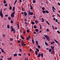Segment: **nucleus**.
Listing matches in <instances>:
<instances>
[{
  "mask_svg": "<svg viewBox=\"0 0 60 60\" xmlns=\"http://www.w3.org/2000/svg\"><path fill=\"white\" fill-rule=\"evenodd\" d=\"M6 3V1H4V4H5Z\"/></svg>",
  "mask_w": 60,
  "mask_h": 60,
  "instance_id": "nucleus-53",
  "label": "nucleus"
},
{
  "mask_svg": "<svg viewBox=\"0 0 60 60\" xmlns=\"http://www.w3.org/2000/svg\"><path fill=\"white\" fill-rule=\"evenodd\" d=\"M13 29V27L12 26H11L10 27V29Z\"/></svg>",
  "mask_w": 60,
  "mask_h": 60,
  "instance_id": "nucleus-50",
  "label": "nucleus"
},
{
  "mask_svg": "<svg viewBox=\"0 0 60 60\" xmlns=\"http://www.w3.org/2000/svg\"><path fill=\"white\" fill-rule=\"evenodd\" d=\"M10 41H13V38H11L10 39Z\"/></svg>",
  "mask_w": 60,
  "mask_h": 60,
  "instance_id": "nucleus-12",
  "label": "nucleus"
},
{
  "mask_svg": "<svg viewBox=\"0 0 60 60\" xmlns=\"http://www.w3.org/2000/svg\"><path fill=\"white\" fill-rule=\"evenodd\" d=\"M17 56V54H16L15 53L14 54V56Z\"/></svg>",
  "mask_w": 60,
  "mask_h": 60,
  "instance_id": "nucleus-24",
  "label": "nucleus"
},
{
  "mask_svg": "<svg viewBox=\"0 0 60 60\" xmlns=\"http://www.w3.org/2000/svg\"><path fill=\"white\" fill-rule=\"evenodd\" d=\"M33 18L34 19H35L36 18V17H35V16H33Z\"/></svg>",
  "mask_w": 60,
  "mask_h": 60,
  "instance_id": "nucleus-61",
  "label": "nucleus"
},
{
  "mask_svg": "<svg viewBox=\"0 0 60 60\" xmlns=\"http://www.w3.org/2000/svg\"><path fill=\"white\" fill-rule=\"evenodd\" d=\"M10 7H9V10H11V9H12V8L11 7V6L10 5H9Z\"/></svg>",
  "mask_w": 60,
  "mask_h": 60,
  "instance_id": "nucleus-14",
  "label": "nucleus"
},
{
  "mask_svg": "<svg viewBox=\"0 0 60 60\" xmlns=\"http://www.w3.org/2000/svg\"><path fill=\"white\" fill-rule=\"evenodd\" d=\"M35 53L36 55H38V52L37 51H35Z\"/></svg>",
  "mask_w": 60,
  "mask_h": 60,
  "instance_id": "nucleus-11",
  "label": "nucleus"
},
{
  "mask_svg": "<svg viewBox=\"0 0 60 60\" xmlns=\"http://www.w3.org/2000/svg\"><path fill=\"white\" fill-rule=\"evenodd\" d=\"M33 12H31V11H30V10H29V14L30 15H33Z\"/></svg>",
  "mask_w": 60,
  "mask_h": 60,
  "instance_id": "nucleus-4",
  "label": "nucleus"
},
{
  "mask_svg": "<svg viewBox=\"0 0 60 60\" xmlns=\"http://www.w3.org/2000/svg\"><path fill=\"white\" fill-rule=\"evenodd\" d=\"M41 56L42 57H43V53H42L41 54Z\"/></svg>",
  "mask_w": 60,
  "mask_h": 60,
  "instance_id": "nucleus-26",
  "label": "nucleus"
},
{
  "mask_svg": "<svg viewBox=\"0 0 60 60\" xmlns=\"http://www.w3.org/2000/svg\"><path fill=\"white\" fill-rule=\"evenodd\" d=\"M10 23H11L12 24V23H13V21L12 20H11V22H10Z\"/></svg>",
  "mask_w": 60,
  "mask_h": 60,
  "instance_id": "nucleus-38",
  "label": "nucleus"
},
{
  "mask_svg": "<svg viewBox=\"0 0 60 60\" xmlns=\"http://www.w3.org/2000/svg\"><path fill=\"white\" fill-rule=\"evenodd\" d=\"M41 56V54L39 53L38 54V55L37 56V57H39Z\"/></svg>",
  "mask_w": 60,
  "mask_h": 60,
  "instance_id": "nucleus-7",
  "label": "nucleus"
},
{
  "mask_svg": "<svg viewBox=\"0 0 60 60\" xmlns=\"http://www.w3.org/2000/svg\"><path fill=\"white\" fill-rule=\"evenodd\" d=\"M54 53H55V51H53L52 52H51V54H53Z\"/></svg>",
  "mask_w": 60,
  "mask_h": 60,
  "instance_id": "nucleus-19",
  "label": "nucleus"
},
{
  "mask_svg": "<svg viewBox=\"0 0 60 60\" xmlns=\"http://www.w3.org/2000/svg\"><path fill=\"white\" fill-rule=\"evenodd\" d=\"M45 45H46V46H48V43H47V42H45Z\"/></svg>",
  "mask_w": 60,
  "mask_h": 60,
  "instance_id": "nucleus-23",
  "label": "nucleus"
},
{
  "mask_svg": "<svg viewBox=\"0 0 60 60\" xmlns=\"http://www.w3.org/2000/svg\"><path fill=\"white\" fill-rule=\"evenodd\" d=\"M14 29H11V32H13V30Z\"/></svg>",
  "mask_w": 60,
  "mask_h": 60,
  "instance_id": "nucleus-52",
  "label": "nucleus"
},
{
  "mask_svg": "<svg viewBox=\"0 0 60 60\" xmlns=\"http://www.w3.org/2000/svg\"><path fill=\"white\" fill-rule=\"evenodd\" d=\"M35 31L36 32H38L39 31V30H38V29H36L35 30Z\"/></svg>",
  "mask_w": 60,
  "mask_h": 60,
  "instance_id": "nucleus-20",
  "label": "nucleus"
},
{
  "mask_svg": "<svg viewBox=\"0 0 60 60\" xmlns=\"http://www.w3.org/2000/svg\"><path fill=\"white\" fill-rule=\"evenodd\" d=\"M18 55L19 56H21V53H19L18 54Z\"/></svg>",
  "mask_w": 60,
  "mask_h": 60,
  "instance_id": "nucleus-42",
  "label": "nucleus"
},
{
  "mask_svg": "<svg viewBox=\"0 0 60 60\" xmlns=\"http://www.w3.org/2000/svg\"><path fill=\"white\" fill-rule=\"evenodd\" d=\"M7 28L8 29H9L10 28V25H9L8 24L7 25Z\"/></svg>",
  "mask_w": 60,
  "mask_h": 60,
  "instance_id": "nucleus-10",
  "label": "nucleus"
},
{
  "mask_svg": "<svg viewBox=\"0 0 60 60\" xmlns=\"http://www.w3.org/2000/svg\"><path fill=\"white\" fill-rule=\"evenodd\" d=\"M35 22L36 23H38L39 22V21H37V20H35Z\"/></svg>",
  "mask_w": 60,
  "mask_h": 60,
  "instance_id": "nucleus-22",
  "label": "nucleus"
},
{
  "mask_svg": "<svg viewBox=\"0 0 60 60\" xmlns=\"http://www.w3.org/2000/svg\"><path fill=\"white\" fill-rule=\"evenodd\" d=\"M11 57H10V58L8 59V60H11Z\"/></svg>",
  "mask_w": 60,
  "mask_h": 60,
  "instance_id": "nucleus-55",
  "label": "nucleus"
},
{
  "mask_svg": "<svg viewBox=\"0 0 60 60\" xmlns=\"http://www.w3.org/2000/svg\"><path fill=\"white\" fill-rule=\"evenodd\" d=\"M20 41L19 40L18 41V43H20Z\"/></svg>",
  "mask_w": 60,
  "mask_h": 60,
  "instance_id": "nucleus-43",
  "label": "nucleus"
},
{
  "mask_svg": "<svg viewBox=\"0 0 60 60\" xmlns=\"http://www.w3.org/2000/svg\"><path fill=\"white\" fill-rule=\"evenodd\" d=\"M48 10H46L45 11V12L46 13H49V12L48 11Z\"/></svg>",
  "mask_w": 60,
  "mask_h": 60,
  "instance_id": "nucleus-21",
  "label": "nucleus"
},
{
  "mask_svg": "<svg viewBox=\"0 0 60 60\" xmlns=\"http://www.w3.org/2000/svg\"><path fill=\"white\" fill-rule=\"evenodd\" d=\"M32 42L33 43V44H34V39H32Z\"/></svg>",
  "mask_w": 60,
  "mask_h": 60,
  "instance_id": "nucleus-27",
  "label": "nucleus"
},
{
  "mask_svg": "<svg viewBox=\"0 0 60 60\" xmlns=\"http://www.w3.org/2000/svg\"><path fill=\"white\" fill-rule=\"evenodd\" d=\"M21 13L22 14H23L24 12H21Z\"/></svg>",
  "mask_w": 60,
  "mask_h": 60,
  "instance_id": "nucleus-64",
  "label": "nucleus"
},
{
  "mask_svg": "<svg viewBox=\"0 0 60 60\" xmlns=\"http://www.w3.org/2000/svg\"><path fill=\"white\" fill-rule=\"evenodd\" d=\"M13 8V9L12 10V11H15V7L14 6Z\"/></svg>",
  "mask_w": 60,
  "mask_h": 60,
  "instance_id": "nucleus-16",
  "label": "nucleus"
},
{
  "mask_svg": "<svg viewBox=\"0 0 60 60\" xmlns=\"http://www.w3.org/2000/svg\"><path fill=\"white\" fill-rule=\"evenodd\" d=\"M36 43L37 45H38V41H36Z\"/></svg>",
  "mask_w": 60,
  "mask_h": 60,
  "instance_id": "nucleus-32",
  "label": "nucleus"
},
{
  "mask_svg": "<svg viewBox=\"0 0 60 60\" xmlns=\"http://www.w3.org/2000/svg\"><path fill=\"white\" fill-rule=\"evenodd\" d=\"M23 46H26V44H22V46H23Z\"/></svg>",
  "mask_w": 60,
  "mask_h": 60,
  "instance_id": "nucleus-44",
  "label": "nucleus"
},
{
  "mask_svg": "<svg viewBox=\"0 0 60 60\" xmlns=\"http://www.w3.org/2000/svg\"><path fill=\"white\" fill-rule=\"evenodd\" d=\"M33 3H34V4L35 3V0H33Z\"/></svg>",
  "mask_w": 60,
  "mask_h": 60,
  "instance_id": "nucleus-31",
  "label": "nucleus"
},
{
  "mask_svg": "<svg viewBox=\"0 0 60 60\" xmlns=\"http://www.w3.org/2000/svg\"><path fill=\"white\" fill-rule=\"evenodd\" d=\"M5 6L7 7V3H6L5 5Z\"/></svg>",
  "mask_w": 60,
  "mask_h": 60,
  "instance_id": "nucleus-46",
  "label": "nucleus"
},
{
  "mask_svg": "<svg viewBox=\"0 0 60 60\" xmlns=\"http://www.w3.org/2000/svg\"><path fill=\"white\" fill-rule=\"evenodd\" d=\"M57 43V44L58 45H59V46H60V43H59L58 42V43Z\"/></svg>",
  "mask_w": 60,
  "mask_h": 60,
  "instance_id": "nucleus-56",
  "label": "nucleus"
},
{
  "mask_svg": "<svg viewBox=\"0 0 60 60\" xmlns=\"http://www.w3.org/2000/svg\"><path fill=\"white\" fill-rule=\"evenodd\" d=\"M42 11L43 12V13H44V14H45L46 13V11H45L42 10Z\"/></svg>",
  "mask_w": 60,
  "mask_h": 60,
  "instance_id": "nucleus-9",
  "label": "nucleus"
},
{
  "mask_svg": "<svg viewBox=\"0 0 60 60\" xmlns=\"http://www.w3.org/2000/svg\"><path fill=\"white\" fill-rule=\"evenodd\" d=\"M57 32L58 34H60V32L59 31V30H57Z\"/></svg>",
  "mask_w": 60,
  "mask_h": 60,
  "instance_id": "nucleus-40",
  "label": "nucleus"
},
{
  "mask_svg": "<svg viewBox=\"0 0 60 60\" xmlns=\"http://www.w3.org/2000/svg\"><path fill=\"white\" fill-rule=\"evenodd\" d=\"M26 20H26V19H25V22H26Z\"/></svg>",
  "mask_w": 60,
  "mask_h": 60,
  "instance_id": "nucleus-63",
  "label": "nucleus"
},
{
  "mask_svg": "<svg viewBox=\"0 0 60 60\" xmlns=\"http://www.w3.org/2000/svg\"><path fill=\"white\" fill-rule=\"evenodd\" d=\"M15 13V12L14 11V12H12L11 15V16L12 18H14V14Z\"/></svg>",
  "mask_w": 60,
  "mask_h": 60,
  "instance_id": "nucleus-2",
  "label": "nucleus"
},
{
  "mask_svg": "<svg viewBox=\"0 0 60 60\" xmlns=\"http://www.w3.org/2000/svg\"><path fill=\"white\" fill-rule=\"evenodd\" d=\"M54 41H55V42H56V43H58V41H57L55 39H54Z\"/></svg>",
  "mask_w": 60,
  "mask_h": 60,
  "instance_id": "nucleus-41",
  "label": "nucleus"
},
{
  "mask_svg": "<svg viewBox=\"0 0 60 60\" xmlns=\"http://www.w3.org/2000/svg\"><path fill=\"white\" fill-rule=\"evenodd\" d=\"M22 11H24V9H23V7H22Z\"/></svg>",
  "mask_w": 60,
  "mask_h": 60,
  "instance_id": "nucleus-54",
  "label": "nucleus"
},
{
  "mask_svg": "<svg viewBox=\"0 0 60 60\" xmlns=\"http://www.w3.org/2000/svg\"><path fill=\"white\" fill-rule=\"evenodd\" d=\"M8 19L9 20H10L11 19V17H8Z\"/></svg>",
  "mask_w": 60,
  "mask_h": 60,
  "instance_id": "nucleus-15",
  "label": "nucleus"
},
{
  "mask_svg": "<svg viewBox=\"0 0 60 60\" xmlns=\"http://www.w3.org/2000/svg\"><path fill=\"white\" fill-rule=\"evenodd\" d=\"M2 36L4 38H5V35L4 34H3Z\"/></svg>",
  "mask_w": 60,
  "mask_h": 60,
  "instance_id": "nucleus-36",
  "label": "nucleus"
},
{
  "mask_svg": "<svg viewBox=\"0 0 60 60\" xmlns=\"http://www.w3.org/2000/svg\"><path fill=\"white\" fill-rule=\"evenodd\" d=\"M37 47L38 49H40V48H41V46L40 45H38Z\"/></svg>",
  "mask_w": 60,
  "mask_h": 60,
  "instance_id": "nucleus-17",
  "label": "nucleus"
},
{
  "mask_svg": "<svg viewBox=\"0 0 60 60\" xmlns=\"http://www.w3.org/2000/svg\"><path fill=\"white\" fill-rule=\"evenodd\" d=\"M17 26L18 27V29H19V23H18L17 25Z\"/></svg>",
  "mask_w": 60,
  "mask_h": 60,
  "instance_id": "nucleus-39",
  "label": "nucleus"
},
{
  "mask_svg": "<svg viewBox=\"0 0 60 60\" xmlns=\"http://www.w3.org/2000/svg\"><path fill=\"white\" fill-rule=\"evenodd\" d=\"M2 12V8H1L0 12V15L1 17H2V18H3V14Z\"/></svg>",
  "mask_w": 60,
  "mask_h": 60,
  "instance_id": "nucleus-3",
  "label": "nucleus"
},
{
  "mask_svg": "<svg viewBox=\"0 0 60 60\" xmlns=\"http://www.w3.org/2000/svg\"><path fill=\"white\" fill-rule=\"evenodd\" d=\"M52 51V50L50 48L49 49V52H51Z\"/></svg>",
  "mask_w": 60,
  "mask_h": 60,
  "instance_id": "nucleus-18",
  "label": "nucleus"
},
{
  "mask_svg": "<svg viewBox=\"0 0 60 60\" xmlns=\"http://www.w3.org/2000/svg\"><path fill=\"white\" fill-rule=\"evenodd\" d=\"M24 16H27V13L26 11H25L24 12Z\"/></svg>",
  "mask_w": 60,
  "mask_h": 60,
  "instance_id": "nucleus-6",
  "label": "nucleus"
},
{
  "mask_svg": "<svg viewBox=\"0 0 60 60\" xmlns=\"http://www.w3.org/2000/svg\"><path fill=\"white\" fill-rule=\"evenodd\" d=\"M42 26H41V25H40V29H41L42 28Z\"/></svg>",
  "mask_w": 60,
  "mask_h": 60,
  "instance_id": "nucleus-51",
  "label": "nucleus"
},
{
  "mask_svg": "<svg viewBox=\"0 0 60 60\" xmlns=\"http://www.w3.org/2000/svg\"><path fill=\"white\" fill-rule=\"evenodd\" d=\"M36 50L37 51H38V52H39V49H38L37 48H36Z\"/></svg>",
  "mask_w": 60,
  "mask_h": 60,
  "instance_id": "nucleus-35",
  "label": "nucleus"
},
{
  "mask_svg": "<svg viewBox=\"0 0 60 60\" xmlns=\"http://www.w3.org/2000/svg\"><path fill=\"white\" fill-rule=\"evenodd\" d=\"M19 50L20 52H22V50L21 49H19Z\"/></svg>",
  "mask_w": 60,
  "mask_h": 60,
  "instance_id": "nucleus-45",
  "label": "nucleus"
},
{
  "mask_svg": "<svg viewBox=\"0 0 60 60\" xmlns=\"http://www.w3.org/2000/svg\"><path fill=\"white\" fill-rule=\"evenodd\" d=\"M42 10H45V8L43 7L42 8Z\"/></svg>",
  "mask_w": 60,
  "mask_h": 60,
  "instance_id": "nucleus-34",
  "label": "nucleus"
},
{
  "mask_svg": "<svg viewBox=\"0 0 60 60\" xmlns=\"http://www.w3.org/2000/svg\"><path fill=\"white\" fill-rule=\"evenodd\" d=\"M4 50L3 49H2L1 50V52H2L3 53V52H4Z\"/></svg>",
  "mask_w": 60,
  "mask_h": 60,
  "instance_id": "nucleus-48",
  "label": "nucleus"
},
{
  "mask_svg": "<svg viewBox=\"0 0 60 60\" xmlns=\"http://www.w3.org/2000/svg\"><path fill=\"white\" fill-rule=\"evenodd\" d=\"M57 16H58V17H60V15H59V14H57Z\"/></svg>",
  "mask_w": 60,
  "mask_h": 60,
  "instance_id": "nucleus-49",
  "label": "nucleus"
},
{
  "mask_svg": "<svg viewBox=\"0 0 60 60\" xmlns=\"http://www.w3.org/2000/svg\"><path fill=\"white\" fill-rule=\"evenodd\" d=\"M55 43V42H52L51 43V44H54Z\"/></svg>",
  "mask_w": 60,
  "mask_h": 60,
  "instance_id": "nucleus-29",
  "label": "nucleus"
},
{
  "mask_svg": "<svg viewBox=\"0 0 60 60\" xmlns=\"http://www.w3.org/2000/svg\"><path fill=\"white\" fill-rule=\"evenodd\" d=\"M17 2V0H16L15 2V3H14V5H15L16 4V3Z\"/></svg>",
  "mask_w": 60,
  "mask_h": 60,
  "instance_id": "nucleus-25",
  "label": "nucleus"
},
{
  "mask_svg": "<svg viewBox=\"0 0 60 60\" xmlns=\"http://www.w3.org/2000/svg\"><path fill=\"white\" fill-rule=\"evenodd\" d=\"M30 7L31 8L30 9V10H32L33 9V7H32V5H31V4H30Z\"/></svg>",
  "mask_w": 60,
  "mask_h": 60,
  "instance_id": "nucleus-13",
  "label": "nucleus"
},
{
  "mask_svg": "<svg viewBox=\"0 0 60 60\" xmlns=\"http://www.w3.org/2000/svg\"><path fill=\"white\" fill-rule=\"evenodd\" d=\"M20 35V37H21V38H22V40H24V39H25V38H23V37H22V35Z\"/></svg>",
  "mask_w": 60,
  "mask_h": 60,
  "instance_id": "nucleus-5",
  "label": "nucleus"
},
{
  "mask_svg": "<svg viewBox=\"0 0 60 60\" xmlns=\"http://www.w3.org/2000/svg\"><path fill=\"white\" fill-rule=\"evenodd\" d=\"M51 48L52 50H53L54 49V47L51 46Z\"/></svg>",
  "mask_w": 60,
  "mask_h": 60,
  "instance_id": "nucleus-8",
  "label": "nucleus"
},
{
  "mask_svg": "<svg viewBox=\"0 0 60 60\" xmlns=\"http://www.w3.org/2000/svg\"><path fill=\"white\" fill-rule=\"evenodd\" d=\"M32 25H34V22H33L32 23Z\"/></svg>",
  "mask_w": 60,
  "mask_h": 60,
  "instance_id": "nucleus-47",
  "label": "nucleus"
},
{
  "mask_svg": "<svg viewBox=\"0 0 60 60\" xmlns=\"http://www.w3.org/2000/svg\"><path fill=\"white\" fill-rule=\"evenodd\" d=\"M26 32L27 33H28L29 32V29H27V30Z\"/></svg>",
  "mask_w": 60,
  "mask_h": 60,
  "instance_id": "nucleus-28",
  "label": "nucleus"
},
{
  "mask_svg": "<svg viewBox=\"0 0 60 60\" xmlns=\"http://www.w3.org/2000/svg\"><path fill=\"white\" fill-rule=\"evenodd\" d=\"M52 11H53V12H55V10H54V9H53L52 8Z\"/></svg>",
  "mask_w": 60,
  "mask_h": 60,
  "instance_id": "nucleus-60",
  "label": "nucleus"
},
{
  "mask_svg": "<svg viewBox=\"0 0 60 60\" xmlns=\"http://www.w3.org/2000/svg\"><path fill=\"white\" fill-rule=\"evenodd\" d=\"M44 35V36L45 37V38L48 41H50V38H49V36H48V35Z\"/></svg>",
  "mask_w": 60,
  "mask_h": 60,
  "instance_id": "nucleus-1",
  "label": "nucleus"
},
{
  "mask_svg": "<svg viewBox=\"0 0 60 60\" xmlns=\"http://www.w3.org/2000/svg\"><path fill=\"white\" fill-rule=\"evenodd\" d=\"M33 33L34 34H36V32L35 31Z\"/></svg>",
  "mask_w": 60,
  "mask_h": 60,
  "instance_id": "nucleus-57",
  "label": "nucleus"
},
{
  "mask_svg": "<svg viewBox=\"0 0 60 60\" xmlns=\"http://www.w3.org/2000/svg\"><path fill=\"white\" fill-rule=\"evenodd\" d=\"M52 8H53V9H54V10H56V9H55V7H54V6H52Z\"/></svg>",
  "mask_w": 60,
  "mask_h": 60,
  "instance_id": "nucleus-37",
  "label": "nucleus"
},
{
  "mask_svg": "<svg viewBox=\"0 0 60 60\" xmlns=\"http://www.w3.org/2000/svg\"><path fill=\"white\" fill-rule=\"evenodd\" d=\"M58 22V20H57V19H56V22Z\"/></svg>",
  "mask_w": 60,
  "mask_h": 60,
  "instance_id": "nucleus-62",
  "label": "nucleus"
},
{
  "mask_svg": "<svg viewBox=\"0 0 60 60\" xmlns=\"http://www.w3.org/2000/svg\"><path fill=\"white\" fill-rule=\"evenodd\" d=\"M46 22L47 24H48V25H50V24H49V23L48 22V21H46Z\"/></svg>",
  "mask_w": 60,
  "mask_h": 60,
  "instance_id": "nucleus-33",
  "label": "nucleus"
},
{
  "mask_svg": "<svg viewBox=\"0 0 60 60\" xmlns=\"http://www.w3.org/2000/svg\"><path fill=\"white\" fill-rule=\"evenodd\" d=\"M52 27L53 29L54 30H55V28H54V26H53V25H52Z\"/></svg>",
  "mask_w": 60,
  "mask_h": 60,
  "instance_id": "nucleus-59",
  "label": "nucleus"
},
{
  "mask_svg": "<svg viewBox=\"0 0 60 60\" xmlns=\"http://www.w3.org/2000/svg\"><path fill=\"white\" fill-rule=\"evenodd\" d=\"M34 28L35 29H36L37 28V27L36 25H34Z\"/></svg>",
  "mask_w": 60,
  "mask_h": 60,
  "instance_id": "nucleus-30",
  "label": "nucleus"
},
{
  "mask_svg": "<svg viewBox=\"0 0 60 60\" xmlns=\"http://www.w3.org/2000/svg\"><path fill=\"white\" fill-rule=\"evenodd\" d=\"M57 4L59 5V6H60V3H57Z\"/></svg>",
  "mask_w": 60,
  "mask_h": 60,
  "instance_id": "nucleus-58",
  "label": "nucleus"
}]
</instances>
